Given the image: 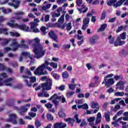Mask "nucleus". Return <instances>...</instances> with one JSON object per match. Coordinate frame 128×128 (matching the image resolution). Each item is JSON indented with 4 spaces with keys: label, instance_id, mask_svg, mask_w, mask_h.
Wrapping results in <instances>:
<instances>
[{
    "label": "nucleus",
    "instance_id": "nucleus-1",
    "mask_svg": "<svg viewBox=\"0 0 128 128\" xmlns=\"http://www.w3.org/2000/svg\"><path fill=\"white\" fill-rule=\"evenodd\" d=\"M40 40L38 38H36L33 40H28V44L31 46L33 48V52L34 54L35 58H40L46 54V50H44V47L40 44Z\"/></svg>",
    "mask_w": 128,
    "mask_h": 128
},
{
    "label": "nucleus",
    "instance_id": "nucleus-2",
    "mask_svg": "<svg viewBox=\"0 0 128 128\" xmlns=\"http://www.w3.org/2000/svg\"><path fill=\"white\" fill-rule=\"evenodd\" d=\"M50 62L46 60L44 62L39 66L34 72L36 76H42L44 74H48V71L44 70V68L48 70L49 72L52 70V68L48 66Z\"/></svg>",
    "mask_w": 128,
    "mask_h": 128
},
{
    "label": "nucleus",
    "instance_id": "nucleus-3",
    "mask_svg": "<svg viewBox=\"0 0 128 128\" xmlns=\"http://www.w3.org/2000/svg\"><path fill=\"white\" fill-rule=\"evenodd\" d=\"M16 20H11L10 22H7V26H10V28H20V30H25V32H30V27L26 26V25H19L17 23L14 24ZM12 22V23H10Z\"/></svg>",
    "mask_w": 128,
    "mask_h": 128
},
{
    "label": "nucleus",
    "instance_id": "nucleus-4",
    "mask_svg": "<svg viewBox=\"0 0 128 128\" xmlns=\"http://www.w3.org/2000/svg\"><path fill=\"white\" fill-rule=\"evenodd\" d=\"M8 76L6 73H2L0 74V86H12V80H14V78H10L2 82V78H6Z\"/></svg>",
    "mask_w": 128,
    "mask_h": 128
},
{
    "label": "nucleus",
    "instance_id": "nucleus-5",
    "mask_svg": "<svg viewBox=\"0 0 128 128\" xmlns=\"http://www.w3.org/2000/svg\"><path fill=\"white\" fill-rule=\"evenodd\" d=\"M52 86V80L50 79L47 80L46 82L42 84V88L44 90H50Z\"/></svg>",
    "mask_w": 128,
    "mask_h": 128
},
{
    "label": "nucleus",
    "instance_id": "nucleus-6",
    "mask_svg": "<svg viewBox=\"0 0 128 128\" xmlns=\"http://www.w3.org/2000/svg\"><path fill=\"white\" fill-rule=\"evenodd\" d=\"M9 118L6 120L8 122H12L14 124H16L18 121H16V115L14 114H11L8 115Z\"/></svg>",
    "mask_w": 128,
    "mask_h": 128
},
{
    "label": "nucleus",
    "instance_id": "nucleus-7",
    "mask_svg": "<svg viewBox=\"0 0 128 128\" xmlns=\"http://www.w3.org/2000/svg\"><path fill=\"white\" fill-rule=\"evenodd\" d=\"M24 56H26V58H30V62H34V56L30 54L28 52H22L21 54V56L19 58V62H22V58H24Z\"/></svg>",
    "mask_w": 128,
    "mask_h": 128
},
{
    "label": "nucleus",
    "instance_id": "nucleus-8",
    "mask_svg": "<svg viewBox=\"0 0 128 128\" xmlns=\"http://www.w3.org/2000/svg\"><path fill=\"white\" fill-rule=\"evenodd\" d=\"M52 6V4H48V2L46 1H44L43 4V6H41V8H39V10L40 12H44V10H50V7Z\"/></svg>",
    "mask_w": 128,
    "mask_h": 128
},
{
    "label": "nucleus",
    "instance_id": "nucleus-9",
    "mask_svg": "<svg viewBox=\"0 0 128 128\" xmlns=\"http://www.w3.org/2000/svg\"><path fill=\"white\" fill-rule=\"evenodd\" d=\"M90 24V18H85L83 20V24L82 25V30H86V28Z\"/></svg>",
    "mask_w": 128,
    "mask_h": 128
},
{
    "label": "nucleus",
    "instance_id": "nucleus-10",
    "mask_svg": "<svg viewBox=\"0 0 128 128\" xmlns=\"http://www.w3.org/2000/svg\"><path fill=\"white\" fill-rule=\"evenodd\" d=\"M106 84V86H112L114 84V80L112 78L106 79L104 78V82H102V84Z\"/></svg>",
    "mask_w": 128,
    "mask_h": 128
},
{
    "label": "nucleus",
    "instance_id": "nucleus-11",
    "mask_svg": "<svg viewBox=\"0 0 128 128\" xmlns=\"http://www.w3.org/2000/svg\"><path fill=\"white\" fill-rule=\"evenodd\" d=\"M90 106L92 108H96L94 110V114H96V112L100 110V104H98V102H91Z\"/></svg>",
    "mask_w": 128,
    "mask_h": 128
},
{
    "label": "nucleus",
    "instance_id": "nucleus-12",
    "mask_svg": "<svg viewBox=\"0 0 128 128\" xmlns=\"http://www.w3.org/2000/svg\"><path fill=\"white\" fill-rule=\"evenodd\" d=\"M14 110H18V112H20V114H21V116H22V114L26 112H28V108H26L24 106H21L20 108H18V107L14 106Z\"/></svg>",
    "mask_w": 128,
    "mask_h": 128
},
{
    "label": "nucleus",
    "instance_id": "nucleus-13",
    "mask_svg": "<svg viewBox=\"0 0 128 128\" xmlns=\"http://www.w3.org/2000/svg\"><path fill=\"white\" fill-rule=\"evenodd\" d=\"M38 96L39 98H50V94L48 92L42 90L41 92L38 94Z\"/></svg>",
    "mask_w": 128,
    "mask_h": 128
},
{
    "label": "nucleus",
    "instance_id": "nucleus-14",
    "mask_svg": "<svg viewBox=\"0 0 128 128\" xmlns=\"http://www.w3.org/2000/svg\"><path fill=\"white\" fill-rule=\"evenodd\" d=\"M48 36L50 38H52V40H54V42H58V36H56V34H54V32L53 31H51L49 32Z\"/></svg>",
    "mask_w": 128,
    "mask_h": 128
},
{
    "label": "nucleus",
    "instance_id": "nucleus-15",
    "mask_svg": "<svg viewBox=\"0 0 128 128\" xmlns=\"http://www.w3.org/2000/svg\"><path fill=\"white\" fill-rule=\"evenodd\" d=\"M124 82L122 81H119L116 84V90H124Z\"/></svg>",
    "mask_w": 128,
    "mask_h": 128
},
{
    "label": "nucleus",
    "instance_id": "nucleus-16",
    "mask_svg": "<svg viewBox=\"0 0 128 128\" xmlns=\"http://www.w3.org/2000/svg\"><path fill=\"white\" fill-rule=\"evenodd\" d=\"M14 14L16 16V17L14 18V19L20 20H22V17L18 16H24L25 14L22 12L18 11L17 12H14Z\"/></svg>",
    "mask_w": 128,
    "mask_h": 128
},
{
    "label": "nucleus",
    "instance_id": "nucleus-17",
    "mask_svg": "<svg viewBox=\"0 0 128 128\" xmlns=\"http://www.w3.org/2000/svg\"><path fill=\"white\" fill-rule=\"evenodd\" d=\"M8 4L11 6H14V8H18L20 6V0H13L12 3H8Z\"/></svg>",
    "mask_w": 128,
    "mask_h": 128
},
{
    "label": "nucleus",
    "instance_id": "nucleus-18",
    "mask_svg": "<svg viewBox=\"0 0 128 128\" xmlns=\"http://www.w3.org/2000/svg\"><path fill=\"white\" fill-rule=\"evenodd\" d=\"M54 128H66V124H62V122H56L54 125Z\"/></svg>",
    "mask_w": 128,
    "mask_h": 128
},
{
    "label": "nucleus",
    "instance_id": "nucleus-19",
    "mask_svg": "<svg viewBox=\"0 0 128 128\" xmlns=\"http://www.w3.org/2000/svg\"><path fill=\"white\" fill-rule=\"evenodd\" d=\"M77 10H78V12H80V14H84L85 12H88V8L86 7V5L84 4L82 5V8L80 9V8H78Z\"/></svg>",
    "mask_w": 128,
    "mask_h": 128
},
{
    "label": "nucleus",
    "instance_id": "nucleus-20",
    "mask_svg": "<svg viewBox=\"0 0 128 128\" xmlns=\"http://www.w3.org/2000/svg\"><path fill=\"white\" fill-rule=\"evenodd\" d=\"M104 116L105 118V120L106 122H110V112H106L104 114Z\"/></svg>",
    "mask_w": 128,
    "mask_h": 128
},
{
    "label": "nucleus",
    "instance_id": "nucleus-21",
    "mask_svg": "<svg viewBox=\"0 0 128 128\" xmlns=\"http://www.w3.org/2000/svg\"><path fill=\"white\" fill-rule=\"evenodd\" d=\"M117 40H118V44H116L118 42H114V46H122V44H126V41H121L120 38V37H118L117 38Z\"/></svg>",
    "mask_w": 128,
    "mask_h": 128
},
{
    "label": "nucleus",
    "instance_id": "nucleus-22",
    "mask_svg": "<svg viewBox=\"0 0 128 128\" xmlns=\"http://www.w3.org/2000/svg\"><path fill=\"white\" fill-rule=\"evenodd\" d=\"M16 44H18V42L15 41L11 45V48L12 49V50H13L14 52H16V50H18V48H20V47H16Z\"/></svg>",
    "mask_w": 128,
    "mask_h": 128
},
{
    "label": "nucleus",
    "instance_id": "nucleus-23",
    "mask_svg": "<svg viewBox=\"0 0 128 128\" xmlns=\"http://www.w3.org/2000/svg\"><path fill=\"white\" fill-rule=\"evenodd\" d=\"M56 26L58 28H62V30H64V28L66 26V25H64V24H60L58 23H56L52 26V28H56Z\"/></svg>",
    "mask_w": 128,
    "mask_h": 128
},
{
    "label": "nucleus",
    "instance_id": "nucleus-24",
    "mask_svg": "<svg viewBox=\"0 0 128 128\" xmlns=\"http://www.w3.org/2000/svg\"><path fill=\"white\" fill-rule=\"evenodd\" d=\"M22 78H23L24 79V82H26V84L28 86H32V84L28 82V76H22Z\"/></svg>",
    "mask_w": 128,
    "mask_h": 128
},
{
    "label": "nucleus",
    "instance_id": "nucleus-25",
    "mask_svg": "<svg viewBox=\"0 0 128 128\" xmlns=\"http://www.w3.org/2000/svg\"><path fill=\"white\" fill-rule=\"evenodd\" d=\"M65 122H68V124H70V126H74V119H72L70 118H69L67 119H65L64 120Z\"/></svg>",
    "mask_w": 128,
    "mask_h": 128
},
{
    "label": "nucleus",
    "instance_id": "nucleus-26",
    "mask_svg": "<svg viewBox=\"0 0 128 128\" xmlns=\"http://www.w3.org/2000/svg\"><path fill=\"white\" fill-rule=\"evenodd\" d=\"M19 47L20 48H28V45L26 44H16V48Z\"/></svg>",
    "mask_w": 128,
    "mask_h": 128
},
{
    "label": "nucleus",
    "instance_id": "nucleus-27",
    "mask_svg": "<svg viewBox=\"0 0 128 128\" xmlns=\"http://www.w3.org/2000/svg\"><path fill=\"white\" fill-rule=\"evenodd\" d=\"M40 30L41 31V32L42 34V36H46V34L47 32L46 31V28L44 26H42L41 28H40Z\"/></svg>",
    "mask_w": 128,
    "mask_h": 128
},
{
    "label": "nucleus",
    "instance_id": "nucleus-28",
    "mask_svg": "<svg viewBox=\"0 0 128 128\" xmlns=\"http://www.w3.org/2000/svg\"><path fill=\"white\" fill-rule=\"evenodd\" d=\"M0 10H2L4 14H10V12H12V9L10 8L6 9L4 8H1Z\"/></svg>",
    "mask_w": 128,
    "mask_h": 128
},
{
    "label": "nucleus",
    "instance_id": "nucleus-29",
    "mask_svg": "<svg viewBox=\"0 0 128 128\" xmlns=\"http://www.w3.org/2000/svg\"><path fill=\"white\" fill-rule=\"evenodd\" d=\"M116 2H118V0H110V1L107 2V4L110 6H112V5L114 6V4H115Z\"/></svg>",
    "mask_w": 128,
    "mask_h": 128
},
{
    "label": "nucleus",
    "instance_id": "nucleus-30",
    "mask_svg": "<svg viewBox=\"0 0 128 128\" xmlns=\"http://www.w3.org/2000/svg\"><path fill=\"white\" fill-rule=\"evenodd\" d=\"M60 99V96H58V94H54L53 96H52L50 98H48L49 100H59Z\"/></svg>",
    "mask_w": 128,
    "mask_h": 128
},
{
    "label": "nucleus",
    "instance_id": "nucleus-31",
    "mask_svg": "<svg viewBox=\"0 0 128 128\" xmlns=\"http://www.w3.org/2000/svg\"><path fill=\"white\" fill-rule=\"evenodd\" d=\"M94 120H96V117L91 116L88 119V122H90V126H92V122H94Z\"/></svg>",
    "mask_w": 128,
    "mask_h": 128
},
{
    "label": "nucleus",
    "instance_id": "nucleus-32",
    "mask_svg": "<svg viewBox=\"0 0 128 128\" xmlns=\"http://www.w3.org/2000/svg\"><path fill=\"white\" fill-rule=\"evenodd\" d=\"M89 88H96L98 84V82H95L94 83L91 82L89 84Z\"/></svg>",
    "mask_w": 128,
    "mask_h": 128
},
{
    "label": "nucleus",
    "instance_id": "nucleus-33",
    "mask_svg": "<svg viewBox=\"0 0 128 128\" xmlns=\"http://www.w3.org/2000/svg\"><path fill=\"white\" fill-rule=\"evenodd\" d=\"M64 14H62L58 19V22L60 24H64Z\"/></svg>",
    "mask_w": 128,
    "mask_h": 128
},
{
    "label": "nucleus",
    "instance_id": "nucleus-34",
    "mask_svg": "<svg viewBox=\"0 0 128 128\" xmlns=\"http://www.w3.org/2000/svg\"><path fill=\"white\" fill-rule=\"evenodd\" d=\"M0 34H6V36H8V29L0 28Z\"/></svg>",
    "mask_w": 128,
    "mask_h": 128
},
{
    "label": "nucleus",
    "instance_id": "nucleus-35",
    "mask_svg": "<svg viewBox=\"0 0 128 128\" xmlns=\"http://www.w3.org/2000/svg\"><path fill=\"white\" fill-rule=\"evenodd\" d=\"M49 64L50 66H52L53 68H58V64L54 62H51L50 63H49Z\"/></svg>",
    "mask_w": 128,
    "mask_h": 128
},
{
    "label": "nucleus",
    "instance_id": "nucleus-36",
    "mask_svg": "<svg viewBox=\"0 0 128 128\" xmlns=\"http://www.w3.org/2000/svg\"><path fill=\"white\" fill-rule=\"evenodd\" d=\"M107 26L108 25H106V24H104L101 26V27L100 28L99 30H100V32H104V30L106 28Z\"/></svg>",
    "mask_w": 128,
    "mask_h": 128
},
{
    "label": "nucleus",
    "instance_id": "nucleus-37",
    "mask_svg": "<svg viewBox=\"0 0 128 128\" xmlns=\"http://www.w3.org/2000/svg\"><path fill=\"white\" fill-rule=\"evenodd\" d=\"M108 39L109 40V42H110V44H114V38H112V35H110L108 37Z\"/></svg>",
    "mask_w": 128,
    "mask_h": 128
},
{
    "label": "nucleus",
    "instance_id": "nucleus-38",
    "mask_svg": "<svg viewBox=\"0 0 128 128\" xmlns=\"http://www.w3.org/2000/svg\"><path fill=\"white\" fill-rule=\"evenodd\" d=\"M62 76L63 78H68V72L66 71H65L62 73Z\"/></svg>",
    "mask_w": 128,
    "mask_h": 128
},
{
    "label": "nucleus",
    "instance_id": "nucleus-39",
    "mask_svg": "<svg viewBox=\"0 0 128 128\" xmlns=\"http://www.w3.org/2000/svg\"><path fill=\"white\" fill-rule=\"evenodd\" d=\"M116 96H124V92H117L114 94Z\"/></svg>",
    "mask_w": 128,
    "mask_h": 128
},
{
    "label": "nucleus",
    "instance_id": "nucleus-40",
    "mask_svg": "<svg viewBox=\"0 0 128 128\" xmlns=\"http://www.w3.org/2000/svg\"><path fill=\"white\" fill-rule=\"evenodd\" d=\"M52 76H54V78H55V80H58V78H60V75H58L57 74H54V72H52L51 74Z\"/></svg>",
    "mask_w": 128,
    "mask_h": 128
},
{
    "label": "nucleus",
    "instance_id": "nucleus-41",
    "mask_svg": "<svg viewBox=\"0 0 128 128\" xmlns=\"http://www.w3.org/2000/svg\"><path fill=\"white\" fill-rule=\"evenodd\" d=\"M106 12L105 11H103L101 14L100 20H104V18H106Z\"/></svg>",
    "mask_w": 128,
    "mask_h": 128
},
{
    "label": "nucleus",
    "instance_id": "nucleus-42",
    "mask_svg": "<svg viewBox=\"0 0 128 128\" xmlns=\"http://www.w3.org/2000/svg\"><path fill=\"white\" fill-rule=\"evenodd\" d=\"M76 84H68V87L70 90H74L76 88Z\"/></svg>",
    "mask_w": 128,
    "mask_h": 128
},
{
    "label": "nucleus",
    "instance_id": "nucleus-43",
    "mask_svg": "<svg viewBox=\"0 0 128 128\" xmlns=\"http://www.w3.org/2000/svg\"><path fill=\"white\" fill-rule=\"evenodd\" d=\"M44 106H46V108H48V110H50V108H52L54 105H52V104H50V103H47L44 104Z\"/></svg>",
    "mask_w": 128,
    "mask_h": 128
},
{
    "label": "nucleus",
    "instance_id": "nucleus-44",
    "mask_svg": "<svg viewBox=\"0 0 128 128\" xmlns=\"http://www.w3.org/2000/svg\"><path fill=\"white\" fill-rule=\"evenodd\" d=\"M118 122L116 120V122H112V125L114 126V128H118L120 126V124L118 123Z\"/></svg>",
    "mask_w": 128,
    "mask_h": 128
},
{
    "label": "nucleus",
    "instance_id": "nucleus-45",
    "mask_svg": "<svg viewBox=\"0 0 128 128\" xmlns=\"http://www.w3.org/2000/svg\"><path fill=\"white\" fill-rule=\"evenodd\" d=\"M122 4V2L120 0L116 4L115 3L113 6H114V8H118V6H120Z\"/></svg>",
    "mask_w": 128,
    "mask_h": 128
},
{
    "label": "nucleus",
    "instance_id": "nucleus-46",
    "mask_svg": "<svg viewBox=\"0 0 128 128\" xmlns=\"http://www.w3.org/2000/svg\"><path fill=\"white\" fill-rule=\"evenodd\" d=\"M74 94V92H68L66 94V96L67 98H71V96H72Z\"/></svg>",
    "mask_w": 128,
    "mask_h": 128
},
{
    "label": "nucleus",
    "instance_id": "nucleus-47",
    "mask_svg": "<svg viewBox=\"0 0 128 128\" xmlns=\"http://www.w3.org/2000/svg\"><path fill=\"white\" fill-rule=\"evenodd\" d=\"M90 42L92 44H94L96 42V38L94 37H92L90 39Z\"/></svg>",
    "mask_w": 128,
    "mask_h": 128
},
{
    "label": "nucleus",
    "instance_id": "nucleus-48",
    "mask_svg": "<svg viewBox=\"0 0 128 128\" xmlns=\"http://www.w3.org/2000/svg\"><path fill=\"white\" fill-rule=\"evenodd\" d=\"M58 116L60 118H64V116H66V114L62 112V111H60L58 113Z\"/></svg>",
    "mask_w": 128,
    "mask_h": 128
},
{
    "label": "nucleus",
    "instance_id": "nucleus-49",
    "mask_svg": "<svg viewBox=\"0 0 128 128\" xmlns=\"http://www.w3.org/2000/svg\"><path fill=\"white\" fill-rule=\"evenodd\" d=\"M6 70V66L4 64H0V70Z\"/></svg>",
    "mask_w": 128,
    "mask_h": 128
},
{
    "label": "nucleus",
    "instance_id": "nucleus-50",
    "mask_svg": "<svg viewBox=\"0 0 128 128\" xmlns=\"http://www.w3.org/2000/svg\"><path fill=\"white\" fill-rule=\"evenodd\" d=\"M31 30H34V28H36L38 26V23H36L34 22H31Z\"/></svg>",
    "mask_w": 128,
    "mask_h": 128
},
{
    "label": "nucleus",
    "instance_id": "nucleus-51",
    "mask_svg": "<svg viewBox=\"0 0 128 128\" xmlns=\"http://www.w3.org/2000/svg\"><path fill=\"white\" fill-rule=\"evenodd\" d=\"M47 118L48 120H54V116L50 114H46Z\"/></svg>",
    "mask_w": 128,
    "mask_h": 128
},
{
    "label": "nucleus",
    "instance_id": "nucleus-52",
    "mask_svg": "<svg viewBox=\"0 0 128 128\" xmlns=\"http://www.w3.org/2000/svg\"><path fill=\"white\" fill-rule=\"evenodd\" d=\"M66 26V30H72V23L70 22L67 24Z\"/></svg>",
    "mask_w": 128,
    "mask_h": 128
},
{
    "label": "nucleus",
    "instance_id": "nucleus-53",
    "mask_svg": "<svg viewBox=\"0 0 128 128\" xmlns=\"http://www.w3.org/2000/svg\"><path fill=\"white\" fill-rule=\"evenodd\" d=\"M60 100H62V104H64V102H66V98H64V96H59V99Z\"/></svg>",
    "mask_w": 128,
    "mask_h": 128
},
{
    "label": "nucleus",
    "instance_id": "nucleus-54",
    "mask_svg": "<svg viewBox=\"0 0 128 128\" xmlns=\"http://www.w3.org/2000/svg\"><path fill=\"white\" fill-rule=\"evenodd\" d=\"M35 126H36V128H40V126H42V124L38 120H36L35 122Z\"/></svg>",
    "mask_w": 128,
    "mask_h": 128
},
{
    "label": "nucleus",
    "instance_id": "nucleus-55",
    "mask_svg": "<svg viewBox=\"0 0 128 128\" xmlns=\"http://www.w3.org/2000/svg\"><path fill=\"white\" fill-rule=\"evenodd\" d=\"M10 34L12 36H16V38L20 36V34L18 32H10Z\"/></svg>",
    "mask_w": 128,
    "mask_h": 128
},
{
    "label": "nucleus",
    "instance_id": "nucleus-56",
    "mask_svg": "<svg viewBox=\"0 0 128 128\" xmlns=\"http://www.w3.org/2000/svg\"><path fill=\"white\" fill-rule=\"evenodd\" d=\"M74 118L76 120L77 124H80L82 122V120H78V114H75Z\"/></svg>",
    "mask_w": 128,
    "mask_h": 128
},
{
    "label": "nucleus",
    "instance_id": "nucleus-57",
    "mask_svg": "<svg viewBox=\"0 0 128 128\" xmlns=\"http://www.w3.org/2000/svg\"><path fill=\"white\" fill-rule=\"evenodd\" d=\"M60 16V12H54L52 14V18H58Z\"/></svg>",
    "mask_w": 128,
    "mask_h": 128
},
{
    "label": "nucleus",
    "instance_id": "nucleus-58",
    "mask_svg": "<svg viewBox=\"0 0 128 128\" xmlns=\"http://www.w3.org/2000/svg\"><path fill=\"white\" fill-rule=\"evenodd\" d=\"M30 78V82H34L36 80V76H31Z\"/></svg>",
    "mask_w": 128,
    "mask_h": 128
},
{
    "label": "nucleus",
    "instance_id": "nucleus-59",
    "mask_svg": "<svg viewBox=\"0 0 128 128\" xmlns=\"http://www.w3.org/2000/svg\"><path fill=\"white\" fill-rule=\"evenodd\" d=\"M75 102L78 104H84V102L82 100H75Z\"/></svg>",
    "mask_w": 128,
    "mask_h": 128
},
{
    "label": "nucleus",
    "instance_id": "nucleus-60",
    "mask_svg": "<svg viewBox=\"0 0 128 128\" xmlns=\"http://www.w3.org/2000/svg\"><path fill=\"white\" fill-rule=\"evenodd\" d=\"M76 4L78 6H80L82 4V0H76Z\"/></svg>",
    "mask_w": 128,
    "mask_h": 128
},
{
    "label": "nucleus",
    "instance_id": "nucleus-61",
    "mask_svg": "<svg viewBox=\"0 0 128 128\" xmlns=\"http://www.w3.org/2000/svg\"><path fill=\"white\" fill-rule=\"evenodd\" d=\"M28 114L32 118H36V114L33 112H30L28 113Z\"/></svg>",
    "mask_w": 128,
    "mask_h": 128
},
{
    "label": "nucleus",
    "instance_id": "nucleus-62",
    "mask_svg": "<svg viewBox=\"0 0 128 128\" xmlns=\"http://www.w3.org/2000/svg\"><path fill=\"white\" fill-rule=\"evenodd\" d=\"M126 32H123L120 35V37L122 40H126Z\"/></svg>",
    "mask_w": 128,
    "mask_h": 128
},
{
    "label": "nucleus",
    "instance_id": "nucleus-63",
    "mask_svg": "<svg viewBox=\"0 0 128 128\" xmlns=\"http://www.w3.org/2000/svg\"><path fill=\"white\" fill-rule=\"evenodd\" d=\"M64 50H66V48H70V44H64L62 46Z\"/></svg>",
    "mask_w": 128,
    "mask_h": 128
},
{
    "label": "nucleus",
    "instance_id": "nucleus-64",
    "mask_svg": "<svg viewBox=\"0 0 128 128\" xmlns=\"http://www.w3.org/2000/svg\"><path fill=\"white\" fill-rule=\"evenodd\" d=\"M102 122V118H96V121L95 124H100V122Z\"/></svg>",
    "mask_w": 128,
    "mask_h": 128
}]
</instances>
